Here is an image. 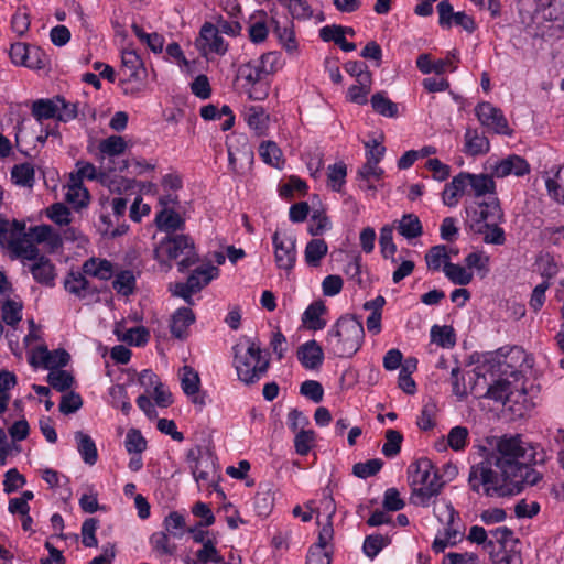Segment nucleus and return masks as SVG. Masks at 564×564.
Instances as JSON below:
<instances>
[{
	"label": "nucleus",
	"mask_w": 564,
	"mask_h": 564,
	"mask_svg": "<svg viewBox=\"0 0 564 564\" xmlns=\"http://www.w3.org/2000/svg\"><path fill=\"white\" fill-rule=\"evenodd\" d=\"M75 440L83 460L90 466L95 465L98 459V452L94 440L82 431L75 433Z\"/></svg>",
	"instance_id": "21"
},
{
	"label": "nucleus",
	"mask_w": 564,
	"mask_h": 564,
	"mask_svg": "<svg viewBox=\"0 0 564 564\" xmlns=\"http://www.w3.org/2000/svg\"><path fill=\"white\" fill-rule=\"evenodd\" d=\"M468 437V430L464 426H455L453 427L447 436L448 445L454 451H460L466 445V440Z\"/></svg>",
	"instance_id": "63"
},
{
	"label": "nucleus",
	"mask_w": 564,
	"mask_h": 564,
	"mask_svg": "<svg viewBox=\"0 0 564 564\" xmlns=\"http://www.w3.org/2000/svg\"><path fill=\"white\" fill-rule=\"evenodd\" d=\"M443 270L445 275L455 284L467 285L473 280V273L459 264L445 262Z\"/></svg>",
	"instance_id": "38"
},
{
	"label": "nucleus",
	"mask_w": 564,
	"mask_h": 564,
	"mask_svg": "<svg viewBox=\"0 0 564 564\" xmlns=\"http://www.w3.org/2000/svg\"><path fill=\"white\" fill-rule=\"evenodd\" d=\"M47 217L55 224L68 225L70 220V210L63 203H55L46 209Z\"/></svg>",
	"instance_id": "56"
},
{
	"label": "nucleus",
	"mask_w": 564,
	"mask_h": 564,
	"mask_svg": "<svg viewBox=\"0 0 564 564\" xmlns=\"http://www.w3.org/2000/svg\"><path fill=\"white\" fill-rule=\"evenodd\" d=\"M469 173L460 172L453 180L445 185L442 193L443 203L448 207H454L458 204L459 197H462L468 188Z\"/></svg>",
	"instance_id": "14"
},
{
	"label": "nucleus",
	"mask_w": 564,
	"mask_h": 564,
	"mask_svg": "<svg viewBox=\"0 0 564 564\" xmlns=\"http://www.w3.org/2000/svg\"><path fill=\"white\" fill-rule=\"evenodd\" d=\"M115 334L119 340L134 346H143L150 338V333L145 327L138 326L126 329L122 323L116 324Z\"/></svg>",
	"instance_id": "17"
},
{
	"label": "nucleus",
	"mask_w": 564,
	"mask_h": 564,
	"mask_svg": "<svg viewBox=\"0 0 564 564\" xmlns=\"http://www.w3.org/2000/svg\"><path fill=\"white\" fill-rule=\"evenodd\" d=\"M530 173V165L525 159L520 155L511 154L498 162L492 174L497 177H506L508 175L524 176Z\"/></svg>",
	"instance_id": "12"
},
{
	"label": "nucleus",
	"mask_w": 564,
	"mask_h": 564,
	"mask_svg": "<svg viewBox=\"0 0 564 564\" xmlns=\"http://www.w3.org/2000/svg\"><path fill=\"white\" fill-rule=\"evenodd\" d=\"M89 198L88 191L83 185L72 182L68 192L66 193V200L75 205L77 209L87 206Z\"/></svg>",
	"instance_id": "53"
},
{
	"label": "nucleus",
	"mask_w": 564,
	"mask_h": 564,
	"mask_svg": "<svg viewBox=\"0 0 564 564\" xmlns=\"http://www.w3.org/2000/svg\"><path fill=\"white\" fill-rule=\"evenodd\" d=\"M272 73V68L268 69L265 66L261 64L252 65L251 63H247L239 68V75L245 78L250 85L259 84L264 82V78Z\"/></svg>",
	"instance_id": "34"
},
{
	"label": "nucleus",
	"mask_w": 564,
	"mask_h": 564,
	"mask_svg": "<svg viewBox=\"0 0 564 564\" xmlns=\"http://www.w3.org/2000/svg\"><path fill=\"white\" fill-rule=\"evenodd\" d=\"M341 25H326L319 30V36L324 42H334L345 52H352L356 50V44L347 42L345 35H343Z\"/></svg>",
	"instance_id": "23"
},
{
	"label": "nucleus",
	"mask_w": 564,
	"mask_h": 564,
	"mask_svg": "<svg viewBox=\"0 0 564 564\" xmlns=\"http://www.w3.org/2000/svg\"><path fill=\"white\" fill-rule=\"evenodd\" d=\"M34 280L41 284L54 285L55 268L51 260L44 254L30 267Z\"/></svg>",
	"instance_id": "18"
},
{
	"label": "nucleus",
	"mask_w": 564,
	"mask_h": 564,
	"mask_svg": "<svg viewBox=\"0 0 564 564\" xmlns=\"http://www.w3.org/2000/svg\"><path fill=\"white\" fill-rule=\"evenodd\" d=\"M448 259L449 256L447 253V248L444 245H437L432 247L425 254V261L429 269H432L434 271H438L442 261L448 262Z\"/></svg>",
	"instance_id": "51"
},
{
	"label": "nucleus",
	"mask_w": 564,
	"mask_h": 564,
	"mask_svg": "<svg viewBox=\"0 0 564 564\" xmlns=\"http://www.w3.org/2000/svg\"><path fill=\"white\" fill-rule=\"evenodd\" d=\"M48 384L59 392H65L74 383V377L66 370H51L47 375Z\"/></svg>",
	"instance_id": "42"
},
{
	"label": "nucleus",
	"mask_w": 564,
	"mask_h": 564,
	"mask_svg": "<svg viewBox=\"0 0 564 564\" xmlns=\"http://www.w3.org/2000/svg\"><path fill=\"white\" fill-rule=\"evenodd\" d=\"M11 177L18 185L32 187L34 184V167L30 163L14 165L11 171Z\"/></svg>",
	"instance_id": "40"
},
{
	"label": "nucleus",
	"mask_w": 564,
	"mask_h": 564,
	"mask_svg": "<svg viewBox=\"0 0 564 564\" xmlns=\"http://www.w3.org/2000/svg\"><path fill=\"white\" fill-rule=\"evenodd\" d=\"M57 104L59 105V110L57 112V120L63 122H68L75 119L78 115V105L74 102L67 101L64 97L57 96Z\"/></svg>",
	"instance_id": "60"
},
{
	"label": "nucleus",
	"mask_w": 564,
	"mask_h": 564,
	"mask_svg": "<svg viewBox=\"0 0 564 564\" xmlns=\"http://www.w3.org/2000/svg\"><path fill=\"white\" fill-rule=\"evenodd\" d=\"M217 274L218 269L214 265L198 268L188 276L186 284L193 293H196L207 285Z\"/></svg>",
	"instance_id": "24"
},
{
	"label": "nucleus",
	"mask_w": 564,
	"mask_h": 564,
	"mask_svg": "<svg viewBox=\"0 0 564 564\" xmlns=\"http://www.w3.org/2000/svg\"><path fill=\"white\" fill-rule=\"evenodd\" d=\"M466 152L473 156L485 154L489 151V140L480 135L477 130L467 129L465 133Z\"/></svg>",
	"instance_id": "27"
},
{
	"label": "nucleus",
	"mask_w": 564,
	"mask_h": 564,
	"mask_svg": "<svg viewBox=\"0 0 564 564\" xmlns=\"http://www.w3.org/2000/svg\"><path fill=\"white\" fill-rule=\"evenodd\" d=\"M161 248L170 259H177L178 271L184 272L198 261L193 239L187 235H173L161 242Z\"/></svg>",
	"instance_id": "6"
},
{
	"label": "nucleus",
	"mask_w": 564,
	"mask_h": 564,
	"mask_svg": "<svg viewBox=\"0 0 564 564\" xmlns=\"http://www.w3.org/2000/svg\"><path fill=\"white\" fill-rule=\"evenodd\" d=\"M347 175V166L344 162H338L328 166L327 180L329 186L336 191L340 192L343 185L345 184Z\"/></svg>",
	"instance_id": "44"
},
{
	"label": "nucleus",
	"mask_w": 564,
	"mask_h": 564,
	"mask_svg": "<svg viewBox=\"0 0 564 564\" xmlns=\"http://www.w3.org/2000/svg\"><path fill=\"white\" fill-rule=\"evenodd\" d=\"M431 337L434 343L444 348H452L456 344L455 333L451 326L434 325L431 329Z\"/></svg>",
	"instance_id": "41"
},
{
	"label": "nucleus",
	"mask_w": 564,
	"mask_h": 564,
	"mask_svg": "<svg viewBox=\"0 0 564 564\" xmlns=\"http://www.w3.org/2000/svg\"><path fill=\"white\" fill-rule=\"evenodd\" d=\"M124 447L129 454L141 455L147 448V440L137 429H130L127 432Z\"/></svg>",
	"instance_id": "46"
},
{
	"label": "nucleus",
	"mask_w": 564,
	"mask_h": 564,
	"mask_svg": "<svg viewBox=\"0 0 564 564\" xmlns=\"http://www.w3.org/2000/svg\"><path fill=\"white\" fill-rule=\"evenodd\" d=\"M272 23L274 24V33L278 35L285 50L288 52L295 51L297 45L295 41V34L292 29V22L288 21V24L281 25L278 20L272 19Z\"/></svg>",
	"instance_id": "36"
},
{
	"label": "nucleus",
	"mask_w": 564,
	"mask_h": 564,
	"mask_svg": "<svg viewBox=\"0 0 564 564\" xmlns=\"http://www.w3.org/2000/svg\"><path fill=\"white\" fill-rule=\"evenodd\" d=\"M296 357L304 368L314 370L322 366L324 351L321 345L312 339L297 348Z\"/></svg>",
	"instance_id": "13"
},
{
	"label": "nucleus",
	"mask_w": 564,
	"mask_h": 564,
	"mask_svg": "<svg viewBox=\"0 0 564 564\" xmlns=\"http://www.w3.org/2000/svg\"><path fill=\"white\" fill-rule=\"evenodd\" d=\"M372 109L388 118H397L399 116L398 105L390 100L383 91H378L370 99Z\"/></svg>",
	"instance_id": "31"
},
{
	"label": "nucleus",
	"mask_w": 564,
	"mask_h": 564,
	"mask_svg": "<svg viewBox=\"0 0 564 564\" xmlns=\"http://www.w3.org/2000/svg\"><path fill=\"white\" fill-rule=\"evenodd\" d=\"M328 246L323 239H312L304 251L305 261L311 267H318L321 260L327 254Z\"/></svg>",
	"instance_id": "32"
},
{
	"label": "nucleus",
	"mask_w": 564,
	"mask_h": 564,
	"mask_svg": "<svg viewBox=\"0 0 564 564\" xmlns=\"http://www.w3.org/2000/svg\"><path fill=\"white\" fill-rule=\"evenodd\" d=\"M408 480L412 488L410 502L426 507L432 497L440 495L445 481L429 458H420L408 468Z\"/></svg>",
	"instance_id": "3"
},
{
	"label": "nucleus",
	"mask_w": 564,
	"mask_h": 564,
	"mask_svg": "<svg viewBox=\"0 0 564 564\" xmlns=\"http://www.w3.org/2000/svg\"><path fill=\"white\" fill-rule=\"evenodd\" d=\"M181 386L184 393L192 397L199 392L200 379L198 373L191 367L184 366L182 369Z\"/></svg>",
	"instance_id": "39"
},
{
	"label": "nucleus",
	"mask_w": 564,
	"mask_h": 564,
	"mask_svg": "<svg viewBox=\"0 0 564 564\" xmlns=\"http://www.w3.org/2000/svg\"><path fill=\"white\" fill-rule=\"evenodd\" d=\"M84 274L85 273H83V271H70L64 280L65 290L79 299H84L89 294L98 293V289L91 286Z\"/></svg>",
	"instance_id": "15"
},
{
	"label": "nucleus",
	"mask_w": 564,
	"mask_h": 564,
	"mask_svg": "<svg viewBox=\"0 0 564 564\" xmlns=\"http://www.w3.org/2000/svg\"><path fill=\"white\" fill-rule=\"evenodd\" d=\"M300 393L313 402L318 403L323 400L324 389L318 381L306 380L300 387Z\"/></svg>",
	"instance_id": "59"
},
{
	"label": "nucleus",
	"mask_w": 564,
	"mask_h": 564,
	"mask_svg": "<svg viewBox=\"0 0 564 564\" xmlns=\"http://www.w3.org/2000/svg\"><path fill=\"white\" fill-rule=\"evenodd\" d=\"M468 187L476 197H480L486 194H495L496 183L491 175L469 173Z\"/></svg>",
	"instance_id": "28"
},
{
	"label": "nucleus",
	"mask_w": 564,
	"mask_h": 564,
	"mask_svg": "<svg viewBox=\"0 0 564 564\" xmlns=\"http://www.w3.org/2000/svg\"><path fill=\"white\" fill-rule=\"evenodd\" d=\"M9 245L12 251L19 258L29 261H36L42 256L40 254L39 248L34 243L29 242L25 239H12Z\"/></svg>",
	"instance_id": "33"
},
{
	"label": "nucleus",
	"mask_w": 564,
	"mask_h": 564,
	"mask_svg": "<svg viewBox=\"0 0 564 564\" xmlns=\"http://www.w3.org/2000/svg\"><path fill=\"white\" fill-rule=\"evenodd\" d=\"M386 440L382 446V454L388 458H392L400 453L403 436L397 430H388L386 432Z\"/></svg>",
	"instance_id": "50"
},
{
	"label": "nucleus",
	"mask_w": 564,
	"mask_h": 564,
	"mask_svg": "<svg viewBox=\"0 0 564 564\" xmlns=\"http://www.w3.org/2000/svg\"><path fill=\"white\" fill-rule=\"evenodd\" d=\"M2 319L6 324L10 326H14L18 324L22 318V305L15 301L7 300L2 307Z\"/></svg>",
	"instance_id": "54"
},
{
	"label": "nucleus",
	"mask_w": 564,
	"mask_h": 564,
	"mask_svg": "<svg viewBox=\"0 0 564 564\" xmlns=\"http://www.w3.org/2000/svg\"><path fill=\"white\" fill-rule=\"evenodd\" d=\"M82 405V397L78 393L70 391L62 397L59 402V411L63 414H72L78 411Z\"/></svg>",
	"instance_id": "58"
},
{
	"label": "nucleus",
	"mask_w": 564,
	"mask_h": 564,
	"mask_svg": "<svg viewBox=\"0 0 564 564\" xmlns=\"http://www.w3.org/2000/svg\"><path fill=\"white\" fill-rule=\"evenodd\" d=\"M389 543L390 539L388 536H383L381 534H371L365 539L362 550L368 557L375 558L379 552Z\"/></svg>",
	"instance_id": "45"
},
{
	"label": "nucleus",
	"mask_w": 564,
	"mask_h": 564,
	"mask_svg": "<svg viewBox=\"0 0 564 564\" xmlns=\"http://www.w3.org/2000/svg\"><path fill=\"white\" fill-rule=\"evenodd\" d=\"M268 115L261 107H251L248 111L247 122L258 134H262L267 128Z\"/></svg>",
	"instance_id": "52"
},
{
	"label": "nucleus",
	"mask_w": 564,
	"mask_h": 564,
	"mask_svg": "<svg viewBox=\"0 0 564 564\" xmlns=\"http://www.w3.org/2000/svg\"><path fill=\"white\" fill-rule=\"evenodd\" d=\"M234 366L239 380L243 383L253 384L267 373L270 361L262 357V350L254 341L249 340V346L243 352L239 345L234 347Z\"/></svg>",
	"instance_id": "4"
},
{
	"label": "nucleus",
	"mask_w": 564,
	"mask_h": 564,
	"mask_svg": "<svg viewBox=\"0 0 564 564\" xmlns=\"http://www.w3.org/2000/svg\"><path fill=\"white\" fill-rule=\"evenodd\" d=\"M121 72L127 76L128 80L139 79L140 73H144L143 61L133 50H124L121 55Z\"/></svg>",
	"instance_id": "20"
},
{
	"label": "nucleus",
	"mask_w": 564,
	"mask_h": 564,
	"mask_svg": "<svg viewBox=\"0 0 564 564\" xmlns=\"http://www.w3.org/2000/svg\"><path fill=\"white\" fill-rule=\"evenodd\" d=\"M475 113L482 127L497 134L511 137L513 130L509 127L502 110L488 101L479 102Z\"/></svg>",
	"instance_id": "8"
},
{
	"label": "nucleus",
	"mask_w": 564,
	"mask_h": 564,
	"mask_svg": "<svg viewBox=\"0 0 564 564\" xmlns=\"http://www.w3.org/2000/svg\"><path fill=\"white\" fill-rule=\"evenodd\" d=\"M58 110L57 96L53 99H37L32 104V116L37 121L52 118L57 119Z\"/></svg>",
	"instance_id": "30"
},
{
	"label": "nucleus",
	"mask_w": 564,
	"mask_h": 564,
	"mask_svg": "<svg viewBox=\"0 0 564 564\" xmlns=\"http://www.w3.org/2000/svg\"><path fill=\"white\" fill-rule=\"evenodd\" d=\"M397 229L406 239H414L423 234L420 218L415 214H404L398 221Z\"/></svg>",
	"instance_id": "29"
},
{
	"label": "nucleus",
	"mask_w": 564,
	"mask_h": 564,
	"mask_svg": "<svg viewBox=\"0 0 564 564\" xmlns=\"http://www.w3.org/2000/svg\"><path fill=\"white\" fill-rule=\"evenodd\" d=\"M315 432L313 430L301 429L294 437V448L296 454L305 456L314 445Z\"/></svg>",
	"instance_id": "43"
},
{
	"label": "nucleus",
	"mask_w": 564,
	"mask_h": 564,
	"mask_svg": "<svg viewBox=\"0 0 564 564\" xmlns=\"http://www.w3.org/2000/svg\"><path fill=\"white\" fill-rule=\"evenodd\" d=\"M259 154L265 163L280 167L282 151L274 142H262L259 147Z\"/></svg>",
	"instance_id": "47"
},
{
	"label": "nucleus",
	"mask_w": 564,
	"mask_h": 564,
	"mask_svg": "<svg viewBox=\"0 0 564 564\" xmlns=\"http://www.w3.org/2000/svg\"><path fill=\"white\" fill-rule=\"evenodd\" d=\"M42 365L46 369L56 370V368L65 367L69 360L70 355L63 348L50 351L46 347H40Z\"/></svg>",
	"instance_id": "25"
},
{
	"label": "nucleus",
	"mask_w": 564,
	"mask_h": 564,
	"mask_svg": "<svg viewBox=\"0 0 564 564\" xmlns=\"http://www.w3.org/2000/svg\"><path fill=\"white\" fill-rule=\"evenodd\" d=\"M383 466V462L380 458L368 459L364 463H356L352 466V474L358 477L366 479L375 476Z\"/></svg>",
	"instance_id": "48"
},
{
	"label": "nucleus",
	"mask_w": 564,
	"mask_h": 564,
	"mask_svg": "<svg viewBox=\"0 0 564 564\" xmlns=\"http://www.w3.org/2000/svg\"><path fill=\"white\" fill-rule=\"evenodd\" d=\"M326 312L322 301H315L307 306L302 315L303 324L311 330H319L326 326V321L321 316Z\"/></svg>",
	"instance_id": "19"
},
{
	"label": "nucleus",
	"mask_w": 564,
	"mask_h": 564,
	"mask_svg": "<svg viewBox=\"0 0 564 564\" xmlns=\"http://www.w3.org/2000/svg\"><path fill=\"white\" fill-rule=\"evenodd\" d=\"M46 64V54L40 47L30 46L24 66L31 69H43Z\"/></svg>",
	"instance_id": "62"
},
{
	"label": "nucleus",
	"mask_w": 564,
	"mask_h": 564,
	"mask_svg": "<svg viewBox=\"0 0 564 564\" xmlns=\"http://www.w3.org/2000/svg\"><path fill=\"white\" fill-rule=\"evenodd\" d=\"M196 557L198 562L206 564L208 562L213 563H221L223 556L218 554V551L213 542V540L208 539L203 543V547L196 552Z\"/></svg>",
	"instance_id": "57"
},
{
	"label": "nucleus",
	"mask_w": 564,
	"mask_h": 564,
	"mask_svg": "<svg viewBox=\"0 0 564 564\" xmlns=\"http://www.w3.org/2000/svg\"><path fill=\"white\" fill-rule=\"evenodd\" d=\"M274 246V261L279 269L291 272L296 261L295 239H282L280 232L275 231L272 236Z\"/></svg>",
	"instance_id": "9"
},
{
	"label": "nucleus",
	"mask_w": 564,
	"mask_h": 564,
	"mask_svg": "<svg viewBox=\"0 0 564 564\" xmlns=\"http://www.w3.org/2000/svg\"><path fill=\"white\" fill-rule=\"evenodd\" d=\"M379 245L381 254L384 259H391L392 262H397L394 253L397 252V246L393 242V227L386 225L380 230Z\"/></svg>",
	"instance_id": "37"
},
{
	"label": "nucleus",
	"mask_w": 564,
	"mask_h": 564,
	"mask_svg": "<svg viewBox=\"0 0 564 564\" xmlns=\"http://www.w3.org/2000/svg\"><path fill=\"white\" fill-rule=\"evenodd\" d=\"M196 47L203 52L204 55L207 52H213L219 55H224L227 52V45L224 39L219 35V31L210 22H205L200 29L199 37L195 42Z\"/></svg>",
	"instance_id": "10"
},
{
	"label": "nucleus",
	"mask_w": 564,
	"mask_h": 564,
	"mask_svg": "<svg viewBox=\"0 0 564 564\" xmlns=\"http://www.w3.org/2000/svg\"><path fill=\"white\" fill-rule=\"evenodd\" d=\"M534 462L533 447L524 443L520 435H505L495 451L470 467L469 487L479 492L482 486L488 497L517 495L522 491L523 485L534 486L542 479V475L531 467Z\"/></svg>",
	"instance_id": "1"
},
{
	"label": "nucleus",
	"mask_w": 564,
	"mask_h": 564,
	"mask_svg": "<svg viewBox=\"0 0 564 564\" xmlns=\"http://www.w3.org/2000/svg\"><path fill=\"white\" fill-rule=\"evenodd\" d=\"M184 219L173 209L163 208L156 214L155 224L160 230L174 232L184 228Z\"/></svg>",
	"instance_id": "22"
},
{
	"label": "nucleus",
	"mask_w": 564,
	"mask_h": 564,
	"mask_svg": "<svg viewBox=\"0 0 564 564\" xmlns=\"http://www.w3.org/2000/svg\"><path fill=\"white\" fill-rule=\"evenodd\" d=\"M113 289L122 294V295H130L134 291L135 286V278L130 270L121 271L119 274H117L115 281L112 282Z\"/></svg>",
	"instance_id": "49"
},
{
	"label": "nucleus",
	"mask_w": 564,
	"mask_h": 564,
	"mask_svg": "<svg viewBox=\"0 0 564 564\" xmlns=\"http://www.w3.org/2000/svg\"><path fill=\"white\" fill-rule=\"evenodd\" d=\"M83 273L107 281L112 276V264L106 259L90 258L83 263Z\"/></svg>",
	"instance_id": "26"
},
{
	"label": "nucleus",
	"mask_w": 564,
	"mask_h": 564,
	"mask_svg": "<svg viewBox=\"0 0 564 564\" xmlns=\"http://www.w3.org/2000/svg\"><path fill=\"white\" fill-rule=\"evenodd\" d=\"M469 218V228L475 234H484L489 224L499 223L503 218V213L497 197H489V200L478 203L476 207L467 209Z\"/></svg>",
	"instance_id": "7"
},
{
	"label": "nucleus",
	"mask_w": 564,
	"mask_h": 564,
	"mask_svg": "<svg viewBox=\"0 0 564 564\" xmlns=\"http://www.w3.org/2000/svg\"><path fill=\"white\" fill-rule=\"evenodd\" d=\"M525 390L514 389L512 383L508 379H499L494 384L489 386L485 398L491 399L496 402L518 403L521 398H524Z\"/></svg>",
	"instance_id": "11"
},
{
	"label": "nucleus",
	"mask_w": 564,
	"mask_h": 564,
	"mask_svg": "<svg viewBox=\"0 0 564 564\" xmlns=\"http://www.w3.org/2000/svg\"><path fill=\"white\" fill-rule=\"evenodd\" d=\"M128 167V161L123 160L120 163L115 164L113 160H109L108 165L105 167V171L97 172L96 167L91 163H84L77 171V174L70 175V181L76 182L83 185V178L86 177L88 180H97L101 184H108L109 189L111 192L120 191L121 185H124V188L130 187V181L123 177L119 180H111L110 173L116 171H124Z\"/></svg>",
	"instance_id": "5"
},
{
	"label": "nucleus",
	"mask_w": 564,
	"mask_h": 564,
	"mask_svg": "<svg viewBox=\"0 0 564 564\" xmlns=\"http://www.w3.org/2000/svg\"><path fill=\"white\" fill-rule=\"evenodd\" d=\"M99 521L96 518H88L82 524L83 544L86 547H96L98 540L96 538V530L98 529Z\"/></svg>",
	"instance_id": "55"
},
{
	"label": "nucleus",
	"mask_w": 564,
	"mask_h": 564,
	"mask_svg": "<svg viewBox=\"0 0 564 564\" xmlns=\"http://www.w3.org/2000/svg\"><path fill=\"white\" fill-rule=\"evenodd\" d=\"M98 148L101 154L113 158L124 153L127 142L121 135H110L107 139L101 140Z\"/></svg>",
	"instance_id": "35"
},
{
	"label": "nucleus",
	"mask_w": 564,
	"mask_h": 564,
	"mask_svg": "<svg viewBox=\"0 0 564 564\" xmlns=\"http://www.w3.org/2000/svg\"><path fill=\"white\" fill-rule=\"evenodd\" d=\"M26 482L25 477L20 474L15 468L9 469L4 475L3 490L7 494L17 491Z\"/></svg>",
	"instance_id": "61"
},
{
	"label": "nucleus",
	"mask_w": 564,
	"mask_h": 564,
	"mask_svg": "<svg viewBox=\"0 0 564 564\" xmlns=\"http://www.w3.org/2000/svg\"><path fill=\"white\" fill-rule=\"evenodd\" d=\"M364 337L362 323L354 315H345L328 330L326 347L336 357L350 358L360 349Z\"/></svg>",
	"instance_id": "2"
},
{
	"label": "nucleus",
	"mask_w": 564,
	"mask_h": 564,
	"mask_svg": "<svg viewBox=\"0 0 564 564\" xmlns=\"http://www.w3.org/2000/svg\"><path fill=\"white\" fill-rule=\"evenodd\" d=\"M332 552L319 549V546H311L306 556V564H330Z\"/></svg>",
	"instance_id": "64"
},
{
	"label": "nucleus",
	"mask_w": 564,
	"mask_h": 564,
	"mask_svg": "<svg viewBox=\"0 0 564 564\" xmlns=\"http://www.w3.org/2000/svg\"><path fill=\"white\" fill-rule=\"evenodd\" d=\"M195 322V314L189 307H180L171 317L170 329L177 339L188 336V327Z\"/></svg>",
	"instance_id": "16"
}]
</instances>
